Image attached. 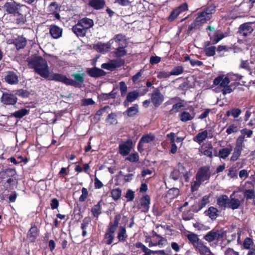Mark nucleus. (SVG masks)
<instances>
[{
    "label": "nucleus",
    "instance_id": "obj_1",
    "mask_svg": "<svg viewBox=\"0 0 255 255\" xmlns=\"http://www.w3.org/2000/svg\"><path fill=\"white\" fill-rule=\"evenodd\" d=\"M28 66L44 78H47L50 73L47 61L40 56H34L28 58Z\"/></svg>",
    "mask_w": 255,
    "mask_h": 255
},
{
    "label": "nucleus",
    "instance_id": "obj_2",
    "mask_svg": "<svg viewBox=\"0 0 255 255\" xmlns=\"http://www.w3.org/2000/svg\"><path fill=\"white\" fill-rule=\"evenodd\" d=\"M210 176L209 167L207 166L201 167L196 175V180L191 185L192 191H197L202 183L208 182Z\"/></svg>",
    "mask_w": 255,
    "mask_h": 255
},
{
    "label": "nucleus",
    "instance_id": "obj_3",
    "mask_svg": "<svg viewBox=\"0 0 255 255\" xmlns=\"http://www.w3.org/2000/svg\"><path fill=\"white\" fill-rule=\"evenodd\" d=\"M94 21L92 19L84 17L78 21L77 23L73 26L72 31L78 37H84L88 29L93 27Z\"/></svg>",
    "mask_w": 255,
    "mask_h": 255
},
{
    "label": "nucleus",
    "instance_id": "obj_4",
    "mask_svg": "<svg viewBox=\"0 0 255 255\" xmlns=\"http://www.w3.org/2000/svg\"><path fill=\"white\" fill-rule=\"evenodd\" d=\"M191 176L190 171L185 169L184 166L181 163H178L176 168L171 172L170 177L174 180H180L182 181L183 179L185 181L188 182L189 177Z\"/></svg>",
    "mask_w": 255,
    "mask_h": 255
},
{
    "label": "nucleus",
    "instance_id": "obj_5",
    "mask_svg": "<svg viewBox=\"0 0 255 255\" xmlns=\"http://www.w3.org/2000/svg\"><path fill=\"white\" fill-rule=\"evenodd\" d=\"M215 11V7L214 6H210L207 8L203 11L198 13V15L195 19L196 22L199 25L207 22V21L211 19L212 14Z\"/></svg>",
    "mask_w": 255,
    "mask_h": 255
},
{
    "label": "nucleus",
    "instance_id": "obj_6",
    "mask_svg": "<svg viewBox=\"0 0 255 255\" xmlns=\"http://www.w3.org/2000/svg\"><path fill=\"white\" fill-rule=\"evenodd\" d=\"M25 7L24 5H21L14 1L6 2L3 5L4 10L7 13L12 14L13 16H17V13H19L20 10L22 8Z\"/></svg>",
    "mask_w": 255,
    "mask_h": 255
},
{
    "label": "nucleus",
    "instance_id": "obj_7",
    "mask_svg": "<svg viewBox=\"0 0 255 255\" xmlns=\"http://www.w3.org/2000/svg\"><path fill=\"white\" fill-rule=\"evenodd\" d=\"M226 232L221 230L209 232L204 237V239L208 242H211L214 241H219L226 238Z\"/></svg>",
    "mask_w": 255,
    "mask_h": 255
},
{
    "label": "nucleus",
    "instance_id": "obj_8",
    "mask_svg": "<svg viewBox=\"0 0 255 255\" xmlns=\"http://www.w3.org/2000/svg\"><path fill=\"white\" fill-rule=\"evenodd\" d=\"M146 242L149 243L150 247L157 245L162 246L166 243V240L153 231L152 236L147 237Z\"/></svg>",
    "mask_w": 255,
    "mask_h": 255
},
{
    "label": "nucleus",
    "instance_id": "obj_9",
    "mask_svg": "<svg viewBox=\"0 0 255 255\" xmlns=\"http://www.w3.org/2000/svg\"><path fill=\"white\" fill-rule=\"evenodd\" d=\"M118 225V221H115L114 224L110 225L106 230L104 236V242L107 244L111 245L113 243L114 233L116 231Z\"/></svg>",
    "mask_w": 255,
    "mask_h": 255
},
{
    "label": "nucleus",
    "instance_id": "obj_10",
    "mask_svg": "<svg viewBox=\"0 0 255 255\" xmlns=\"http://www.w3.org/2000/svg\"><path fill=\"white\" fill-rule=\"evenodd\" d=\"M47 78L50 80L62 82L66 85L74 84L73 80L68 78L65 75L61 74L54 73L51 75L49 74Z\"/></svg>",
    "mask_w": 255,
    "mask_h": 255
},
{
    "label": "nucleus",
    "instance_id": "obj_11",
    "mask_svg": "<svg viewBox=\"0 0 255 255\" xmlns=\"http://www.w3.org/2000/svg\"><path fill=\"white\" fill-rule=\"evenodd\" d=\"M124 64V61L121 59H114L110 60L108 63L102 64V68L109 70H113L119 67Z\"/></svg>",
    "mask_w": 255,
    "mask_h": 255
},
{
    "label": "nucleus",
    "instance_id": "obj_12",
    "mask_svg": "<svg viewBox=\"0 0 255 255\" xmlns=\"http://www.w3.org/2000/svg\"><path fill=\"white\" fill-rule=\"evenodd\" d=\"M164 96L158 89L154 90L151 94V101L155 107H158L163 102Z\"/></svg>",
    "mask_w": 255,
    "mask_h": 255
},
{
    "label": "nucleus",
    "instance_id": "obj_13",
    "mask_svg": "<svg viewBox=\"0 0 255 255\" xmlns=\"http://www.w3.org/2000/svg\"><path fill=\"white\" fill-rule=\"evenodd\" d=\"M254 30L252 26V23L247 22L241 24L239 28L238 32L242 36L246 37L251 34Z\"/></svg>",
    "mask_w": 255,
    "mask_h": 255
},
{
    "label": "nucleus",
    "instance_id": "obj_14",
    "mask_svg": "<svg viewBox=\"0 0 255 255\" xmlns=\"http://www.w3.org/2000/svg\"><path fill=\"white\" fill-rule=\"evenodd\" d=\"M132 142L131 140H128L127 141L120 144L119 146V152L122 156L128 155L132 148Z\"/></svg>",
    "mask_w": 255,
    "mask_h": 255
},
{
    "label": "nucleus",
    "instance_id": "obj_15",
    "mask_svg": "<svg viewBox=\"0 0 255 255\" xmlns=\"http://www.w3.org/2000/svg\"><path fill=\"white\" fill-rule=\"evenodd\" d=\"M113 43V39H111L107 43L99 42L94 45V48L101 53H106L109 51Z\"/></svg>",
    "mask_w": 255,
    "mask_h": 255
},
{
    "label": "nucleus",
    "instance_id": "obj_16",
    "mask_svg": "<svg viewBox=\"0 0 255 255\" xmlns=\"http://www.w3.org/2000/svg\"><path fill=\"white\" fill-rule=\"evenodd\" d=\"M230 82L228 74L226 76L220 75L214 80L213 83L216 86L219 85L221 87H224L228 85Z\"/></svg>",
    "mask_w": 255,
    "mask_h": 255
},
{
    "label": "nucleus",
    "instance_id": "obj_17",
    "mask_svg": "<svg viewBox=\"0 0 255 255\" xmlns=\"http://www.w3.org/2000/svg\"><path fill=\"white\" fill-rule=\"evenodd\" d=\"M188 9V5L186 3H183L177 8L174 9L169 16V19L172 21L182 12Z\"/></svg>",
    "mask_w": 255,
    "mask_h": 255
},
{
    "label": "nucleus",
    "instance_id": "obj_18",
    "mask_svg": "<svg viewBox=\"0 0 255 255\" xmlns=\"http://www.w3.org/2000/svg\"><path fill=\"white\" fill-rule=\"evenodd\" d=\"M1 102L5 105H14L17 102V98L12 94L4 93L1 97Z\"/></svg>",
    "mask_w": 255,
    "mask_h": 255
},
{
    "label": "nucleus",
    "instance_id": "obj_19",
    "mask_svg": "<svg viewBox=\"0 0 255 255\" xmlns=\"http://www.w3.org/2000/svg\"><path fill=\"white\" fill-rule=\"evenodd\" d=\"M213 147L211 143L203 145L201 148L199 149L200 155H204L212 158L213 157L212 149Z\"/></svg>",
    "mask_w": 255,
    "mask_h": 255
},
{
    "label": "nucleus",
    "instance_id": "obj_20",
    "mask_svg": "<svg viewBox=\"0 0 255 255\" xmlns=\"http://www.w3.org/2000/svg\"><path fill=\"white\" fill-rule=\"evenodd\" d=\"M150 197L148 195H145L142 197L140 202V209L141 211L144 212H148L149 208Z\"/></svg>",
    "mask_w": 255,
    "mask_h": 255
},
{
    "label": "nucleus",
    "instance_id": "obj_21",
    "mask_svg": "<svg viewBox=\"0 0 255 255\" xmlns=\"http://www.w3.org/2000/svg\"><path fill=\"white\" fill-rule=\"evenodd\" d=\"M85 74L84 73H73L72 76L74 78L75 81L73 80L74 84L70 85L74 87H81V84L84 81V77Z\"/></svg>",
    "mask_w": 255,
    "mask_h": 255
},
{
    "label": "nucleus",
    "instance_id": "obj_22",
    "mask_svg": "<svg viewBox=\"0 0 255 255\" xmlns=\"http://www.w3.org/2000/svg\"><path fill=\"white\" fill-rule=\"evenodd\" d=\"M234 195L235 192H234L230 196L228 206V208H230L233 210H235L239 208L241 204L240 200H239L238 199L233 197Z\"/></svg>",
    "mask_w": 255,
    "mask_h": 255
},
{
    "label": "nucleus",
    "instance_id": "obj_23",
    "mask_svg": "<svg viewBox=\"0 0 255 255\" xmlns=\"http://www.w3.org/2000/svg\"><path fill=\"white\" fill-rule=\"evenodd\" d=\"M5 81L9 84H16L18 82V77L13 72H8L5 78Z\"/></svg>",
    "mask_w": 255,
    "mask_h": 255
},
{
    "label": "nucleus",
    "instance_id": "obj_24",
    "mask_svg": "<svg viewBox=\"0 0 255 255\" xmlns=\"http://www.w3.org/2000/svg\"><path fill=\"white\" fill-rule=\"evenodd\" d=\"M233 150L231 145L229 146L219 149L218 154L215 155L220 158L226 159L231 153Z\"/></svg>",
    "mask_w": 255,
    "mask_h": 255
},
{
    "label": "nucleus",
    "instance_id": "obj_25",
    "mask_svg": "<svg viewBox=\"0 0 255 255\" xmlns=\"http://www.w3.org/2000/svg\"><path fill=\"white\" fill-rule=\"evenodd\" d=\"M50 33L53 38L57 39L62 36V30L55 25H51Z\"/></svg>",
    "mask_w": 255,
    "mask_h": 255
},
{
    "label": "nucleus",
    "instance_id": "obj_26",
    "mask_svg": "<svg viewBox=\"0 0 255 255\" xmlns=\"http://www.w3.org/2000/svg\"><path fill=\"white\" fill-rule=\"evenodd\" d=\"M229 198L226 195L219 196L217 199V205L221 208L226 209L228 207Z\"/></svg>",
    "mask_w": 255,
    "mask_h": 255
},
{
    "label": "nucleus",
    "instance_id": "obj_27",
    "mask_svg": "<svg viewBox=\"0 0 255 255\" xmlns=\"http://www.w3.org/2000/svg\"><path fill=\"white\" fill-rule=\"evenodd\" d=\"M243 247L246 249L254 250L253 252H249L248 255H255V246L252 239L249 238H246L243 242Z\"/></svg>",
    "mask_w": 255,
    "mask_h": 255
},
{
    "label": "nucleus",
    "instance_id": "obj_28",
    "mask_svg": "<svg viewBox=\"0 0 255 255\" xmlns=\"http://www.w3.org/2000/svg\"><path fill=\"white\" fill-rule=\"evenodd\" d=\"M38 235V230L37 228L34 226L29 230L27 237L28 239L31 242H34L37 238Z\"/></svg>",
    "mask_w": 255,
    "mask_h": 255
},
{
    "label": "nucleus",
    "instance_id": "obj_29",
    "mask_svg": "<svg viewBox=\"0 0 255 255\" xmlns=\"http://www.w3.org/2000/svg\"><path fill=\"white\" fill-rule=\"evenodd\" d=\"M105 4V0H90L89 1V5L97 10L103 8Z\"/></svg>",
    "mask_w": 255,
    "mask_h": 255
},
{
    "label": "nucleus",
    "instance_id": "obj_30",
    "mask_svg": "<svg viewBox=\"0 0 255 255\" xmlns=\"http://www.w3.org/2000/svg\"><path fill=\"white\" fill-rule=\"evenodd\" d=\"M205 214L211 219L215 220L219 216V211L216 208L210 207L206 210Z\"/></svg>",
    "mask_w": 255,
    "mask_h": 255
},
{
    "label": "nucleus",
    "instance_id": "obj_31",
    "mask_svg": "<svg viewBox=\"0 0 255 255\" xmlns=\"http://www.w3.org/2000/svg\"><path fill=\"white\" fill-rule=\"evenodd\" d=\"M208 131L207 130H203L199 132L193 138V140L199 144L203 142L208 137Z\"/></svg>",
    "mask_w": 255,
    "mask_h": 255
},
{
    "label": "nucleus",
    "instance_id": "obj_32",
    "mask_svg": "<svg viewBox=\"0 0 255 255\" xmlns=\"http://www.w3.org/2000/svg\"><path fill=\"white\" fill-rule=\"evenodd\" d=\"M139 93L136 91H133L129 92L127 96L126 100L124 102L125 106H128V103L132 102L135 101L138 97Z\"/></svg>",
    "mask_w": 255,
    "mask_h": 255
},
{
    "label": "nucleus",
    "instance_id": "obj_33",
    "mask_svg": "<svg viewBox=\"0 0 255 255\" xmlns=\"http://www.w3.org/2000/svg\"><path fill=\"white\" fill-rule=\"evenodd\" d=\"M88 74L93 77H98L104 75V71L99 68H93L88 69L87 70Z\"/></svg>",
    "mask_w": 255,
    "mask_h": 255
},
{
    "label": "nucleus",
    "instance_id": "obj_34",
    "mask_svg": "<svg viewBox=\"0 0 255 255\" xmlns=\"http://www.w3.org/2000/svg\"><path fill=\"white\" fill-rule=\"evenodd\" d=\"M195 114L192 112L189 113L188 112H183L180 114V118L182 122H186L192 120L195 117Z\"/></svg>",
    "mask_w": 255,
    "mask_h": 255
},
{
    "label": "nucleus",
    "instance_id": "obj_35",
    "mask_svg": "<svg viewBox=\"0 0 255 255\" xmlns=\"http://www.w3.org/2000/svg\"><path fill=\"white\" fill-rule=\"evenodd\" d=\"M17 49L23 48L26 44V39L22 36H18L14 41Z\"/></svg>",
    "mask_w": 255,
    "mask_h": 255
},
{
    "label": "nucleus",
    "instance_id": "obj_36",
    "mask_svg": "<svg viewBox=\"0 0 255 255\" xmlns=\"http://www.w3.org/2000/svg\"><path fill=\"white\" fill-rule=\"evenodd\" d=\"M196 247L202 255H210L211 254L209 249L201 242Z\"/></svg>",
    "mask_w": 255,
    "mask_h": 255
},
{
    "label": "nucleus",
    "instance_id": "obj_37",
    "mask_svg": "<svg viewBox=\"0 0 255 255\" xmlns=\"http://www.w3.org/2000/svg\"><path fill=\"white\" fill-rule=\"evenodd\" d=\"M243 147H241V146L240 147V146L236 145L232 155L230 158V160L232 162L236 161L240 156Z\"/></svg>",
    "mask_w": 255,
    "mask_h": 255
},
{
    "label": "nucleus",
    "instance_id": "obj_38",
    "mask_svg": "<svg viewBox=\"0 0 255 255\" xmlns=\"http://www.w3.org/2000/svg\"><path fill=\"white\" fill-rule=\"evenodd\" d=\"M119 241L125 242L128 238V235L126 233V230L125 228L123 227H120L117 236Z\"/></svg>",
    "mask_w": 255,
    "mask_h": 255
},
{
    "label": "nucleus",
    "instance_id": "obj_39",
    "mask_svg": "<svg viewBox=\"0 0 255 255\" xmlns=\"http://www.w3.org/2000/svg\"><path fill=\"white\" fill-rule=\"evenodd\" d=\"M186 236L189 241L196 247L201 242L199 241V239L198 235L193 233L189 232L188 234H187Z\"/></svg>",
    "mask_w": 255,
    "mask_h": 255
},
{
    "label": "nucleus",
    "instance_id": "obj_40",
    "mask_svg": "<svg viewBox=\"0 0 255 255\" xmlns=\"http://www.w3.org/2000/svg\"><path fill=\"white\" fill-rule=\"evenodd\" d=\"M250 178L252 179V181H246L243 186V191L246 190H252L254 189V184L255 183V177L254 175H252Z\"/></svg>",
    "mask_w": 255,
    "mask_h": 255
},
{
    "label": "nucleus",
    "instance_id": "obj_41",
    "mask_svg": "<svg viewBox=\"0 0 255 255\" xmlns=\"http://www.w3.org/2000/svg\"><path fill=\"white\" fill-rule=\"evenodd\" d=\"M209 36L210 37L211 42L213 44L218 43L220 40L225 37V35L223 33L216 32L214 35L212 37L210 34H209Z\"/></svg>",
    "mask_w": 255,
    "mask_h": 255
},
{
    "label": "nucleus",
    "instance_id": "obj_42",
    "mask_svg": "<svg viewBox=\"0 0 255 255\" xmlns=\"http://www.w3.org/2000/svg\"><path fill=\"white\" fill-rule=\"evenodd\" d=\"M101 203V201L98 202V204L95 205L91 209V212L95 217L98 218L102 213V207Z\"/></svg>",
    "mask_w": 255,
    "mask_h": 255
},
{
    "label": "nucleus",
    "instance_id": "obj_43",
    "mask_svg": "<svg viewBox=\"0 0 255 255\" xmlns=\"http://www.w3.org/2000/svg\"><path fill=\"white\" fill-rule=\"evenodd\" d=\"M113 39V42L115 41L118 46H124V45L126 44V39L125 36L122 34H117L116 35Z\"/></svg>",
    "mask_w": 255,
    "mask_h": 255
},
{
    "label": "nucleus",
    "instance_id": "obj_44",
    "mask_svg": "<svg viewBox=\"0 0 255 255\" xmlns=\"http://www.w3.org/2000/svg\"><path fill=\"white\" fill-rule=\"evenodd\" d=\"M155 139V135L152 133L143 135L140 138V142L147 143L152 141Z\"/></svg>",
    "mask_w": 255,
    "mask_h": 255
},
{
    "label": "nucleus",
    "instance_id": "obj_45",
    "mask_svg": "<svg viewBox=\"0 0 255 255\" xmlns=\"http://www.w3.org/2000/svg\"><path fill=\"white\" fill-rule=\"evenodd\" d=\"M180 193L179 190L176 188H173L169 190L167 192V196L170 199L176 198Z\"/></svg>",
    "mask_w": 255,
    "mask_h": 255
},
{
    "label": "nucleus",
    "instance_id": "obj_46",
    "mask_svg": "<svg viewBox=\"0 0 255 255\" xmlns=\"http://www.w3.org/2000/svg\"><path fill=\"white\" fill-rule=\"evenodd\" d=\"M127 53V51L125 50L124 46H118L115 51V54L116 57H121L125 56Z\"/></svg>",
    "mask_w": 255,
    "mask_h": 255
},
{
    "label": "nucleus",
    "instance_id": "obj_47",
    "mask_svg": "<svg viewBox=\"0 0 255 255\" xmlns=\"http://www.w3.org/2000/svg\"><path fill=\"white\" fill-rule=\"evenodd\" d=\"M29 111L25 109H20L13 113L12 115L17 118H21L29 113Z\"/></svg>",
    "mask_w": 255,
    "mask_h": 255
},
{
    "label": "nucleus",
    "instance_id": "obj_48",
    "mask_svg": "<svg viewBox=\"0 0 255 255\" xmlns=\"http://www.w3.org/2000/svg\"><path fill=\"white\" fill-rule=\"evenodd\" d=\"M244 195L246 198V200H250L254 198L255 196V189L252 190H246L243 191Z\"/></svg>",
    "mask_w": 255,
    "mask_h": 255
},
{
    "label": "nucleus",
    "instance_id": "obj_49",
    "mask_svg": "<svg viewBox=\"0 0 255 255\" xmlns=\"http://www.w3.org/2000/svg\"><path fill=\"white\" fill-rule=\"evenodd\" d=\"M111 194L113 199L116 201L120 198L122 195V191L120 188H117L113 189L111 192Z\"/></svg>",
    "mask_w": 255,
    "mask_h": 255
},
{
    "label": "nucleus",
    "instance_id": "obj_50",
    "mask_svg": "<svg viewBox=\"0 0 255 255\" xmlns=\"http://www.w3.org/2000/svg\"><path fill=\"white\" fill-rule=\"evenodd\" d=\"M228 76L229 78L230 81L231 80L235 82L240 81L243 78L242 75L233 73H228Z\"/></svg>",
    "mask_w": 255,
    "mask_h": 255
},
{
    "label": "nucleus",
    "instance_id": "obj_51",
    "mask_svg": "<svg viewBox=\"0 0 255 255\" xmlns=\"http://www.w3.org/2000/svg\"><path fill=\"white\" fill-rule=\"evenodd\" d=\"M138 112V106L134 105L133 106L130 107L127 110V113L129 117H132L136 114Z\"/></svg>",
    "mask_w": 255,
    "mask_h": 255
},
{
    "label": "nucleus",
    "instance_id": "obj_52",
    "mask_svg": "<svg viewBox=\"0 0 255 255\" xmlns=\"http://www.w3.org/2000/svg\"><path fill=\"white\" fill-rule=\"evenodd\" d=\"M183 68L182 66H178L173 68L170 73L171 76H177L181 74L183 72Z\"/></svg>",
    "mask_w": 255,
    "mask_h": 255
},
{
    "label": "nucleus",
    "instance_id": "obj_53",
    "mask_svg": "<svg viewBox=\"0 0 255 255\" xmlns=\"http://www.w3.org/2000/svg\"><path fill=\"white\" fill-rule=\"evenodd\" d=\"M131 162H136L139 160V155L137 153H132L130 154L126 159Z\"/></svg>",
    "mask_w": 255,
    "mask_h": 255
},
{
    "label": "nucleus",
    "instance_id": "obj_54",
    "mask_svg": "<svg viewBox=\"0 0 255 255\" xmlns=\"http://www.w3.org/2000/svg\"><path fill=\"white\" fill-rule=\"evenodd\" d=\"M206 55L208 56H213L215 54L216 47L214 46L207 47L204 49Z\"/></svg>",
    "mask_w": 255,
    "mask_h": 255
},
{
    "label": "nucleus",
    "instance_id": "obj_55",
    "mask_svg": "<svg viewBox=\"0 0 255 255\" xmlns=\"http://www.w3.org/2000/svg\"><path fill=\"white\" fill-rule=\"evenodd\" d=\"M107 123L110 125L115 124L117 123L116 115L114 113L109 114L106 119Z\"/></svg>",
    "mask_w": 255,
    "mask_h": 255
},
{
    "label": "nucleus",
    "instance_id": "obj_56",
    "mask_svg": "<svg viewBox=\"0 0 255 255\" xmlns=\"http://www.w3.org/2000/svg\"><path fill=\"white\" fill-rule=\"evenodd\" d=\"M95 102L92 98L83 99L81 101V105L82 106H88L95 104Z\"/></svg>",
    "mask_w": 255,
    "mask_h": 255
},
{
    "label": "nucleus",
    "instance_id": "obj_57",
    "mask_svg": "<svg viewBox=\"0 0 255 255\" xmlns=\"http://www.w3.org/2000/svg\"><path fill=\"white\" fill-rule=\"evenodd\" d=\"M82 194L79 197V201L84 202L88 196V191L87 188L83 187L81 190Z\"/></svg>",
    "mask_w": 255,
    "mask_h": 255
},
{
    "label": "nucleus",
    "instance_id": "obj_58",
    "mask_svg": "<svg viewBox=\"0 0 255 255\" xmlns=\"http://www.w3.org/2000/svg\"><path fill=\"white\" fill-rule=\"evenodd\" d=\"M182 107H183V105L181 103H178L173 105L172 108L169 111V114H173L174 113L179 112L180 108Z\"/></svg>",
    "mask_w": 255,
    "mask_h": 255
},
{
    "label": "nucleus",
    "instance_id": "obj_59",
    "mask_svg": "<svg viewBox=\"0 0 255 255\" xmlns=\"http://www.w3.org/2000/svg\"><path fill=\"white\" fill-rule=\"evenodd\" d=\"M58 8V4L56 2H51L48 7V11L51 13H54Z\"/></svg>",
    "mask_w": 255,
    "mask_h": 255
},
{
    "label": "nucleus",
    "instance_id": "obj_60",
    "mask_svg": "<svg viewBox=\"0 0 255 255\" xmlns=\"http://www.w3.org/2000/svg\"><path fill=\"white\" fill-rule=\"evenodd\" d=\"M15 16L17 17L16 22L18 24H23L25 22V18L22 14V9L20 10L19 13H17V16Z\"/></svg>",
    "mask_w": 255,
    "mask_h": 255
},
{
    "label": "nucleus",
    "instance_id": "obj_61",
    "mask_svg": "<svg viewBox=\"0 0 255 255\" xmlns=\"http://www.w3.org/2000/svg\"><path fill=\"white\" fill-rule=\"evenodd\" d=\"M236 167H231L229 169L228 176L231 178H237V170L235 169Z\"/></svg>",
    "mask_w": 255,
    "mask_h": 255
},
{
    "label": "nucleus",
    "instance_id": "obj_62",
    "mask_svg": "<svg viewBox=\"0 0 255 255\" xmlns=\"http://www.w3.org/2000/svg\"><path fill=\"white\" fill-rule=\"evenodd\" d=\"M120 90L122 96L126 95L127 91V86L125 82L122 81L119 83Z\"/></svg>",
    "mask_w": 255,
    "mask_h": 255
},
{
    "label": "nucleus",
    "instance_id": "obj_63",
    "mask_svg": "<svg viewBox=\"0 0 255 255\" xmlns=\"http://www.w3.org/2000/svg\"><path fill=\"white\" fill-rule=\"evenodd\" d=\"M238 130V128L237 126L234 124L230 125L226 129V132L228 134H230L232 133H235L237 132Z\"/></svg>",
    "mask_w": 255,
    "mask_h": 255
},
{
    "label": "nucleus",
    "instance_id": "obj_64",
    "mask_svg": "<svg viewBox=\"0 0 255 255\" xmlns=\"http://www.w3.org/2000/svg\"><path fill=\"white\" fill-rule=\"evenodd\" d=\"M170 76V73L162 71L157 73V77L158 79H163L169 78Z\"/></svg>",
    "mask_w": 255,
    "mask_h": 255
}]
</instances>
